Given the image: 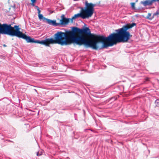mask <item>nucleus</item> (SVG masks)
I'll return each instance as SVG.
<instances>
[{
    "label": "nucleus",
    "mask_w": 159,
    "mask_h": 159,
    "mask_svg": "<svg viewBox=\"0 0 159 159\" xmlns=\"http://www.w3.org/2000/svg\"><path fill=\"white\" fill-rule=\"evenodd\" d=\"M9 35L15 36L19 38H22L25 40L28 43H39L49 46L50 44L57 43L61 46L67 45L72 43L69 38L68 34L66 30L65 33L61 31L57 32L54 35V39L52 38L47 39L43 40H35L34 38H31L23 34L20 31V28L19 26L15 25L13 27Z\"/></svg>",
    "instance_id": "f257e3e1"
},
{
    "label": "nucleus",
    "mask_w": 159,
    "mask_h": 159,
    "mask_svg": "<svg viewBox=\"0 0 159 159\" xmlns=\"http://www.w3.org/2000/svg\"><path fill=\"white\" fill-rule=\"evenodd\" d=\"M116 33L111 34L108 37L97 35V39L99 40H93L92 45L94 47L92 48L97 50L103 48H107L108 47L113 46L117 43L120 42L118 30H116Z\"/></svg>",
    "instance_id": "f03ea898"
},
{
    "label": "nucleus",
    "mask_w": 159,
    "mask_h": 159,
    "mask_svg": "<svg viewBox=\"0 0 159 159\" xmlns=\"http://www.w3.org/2000/svg\"><path fill=\"white\" fill-rule=\"evenodd\" d=\"M69 38L72 43L80 46L84 44L86 48L94 47L92 45L93 40H87L84 36L80 35V29L76 27H72L71 30H66Z\"/></svg>",
    "instance_id": "7ed1b4c3"
},
{
    "label": "nucleus",
    "mask_w": 159,
    "mask_h": 159,
    "mask_svg": "<svg viewBox=\"0 0 159 159\" xmlns=\"http://www.w3.org/2000/svg\"><path fill=\"white\" fill-rule=\"evenodd\" d=\"M85 7H80V13L75 14L73 16V19L81 17L83 19L89 18L92 16L94 11V7L95 5L91 3H88L87 0L85 1Z\"/></svg>",
    "instance_id": "20e7f679"
},
{
    "label": "nucleus",
    "mask_w": 159,
    "mask_h": 159,
    "mask_svg": "<svg viewBox=\"0 0 159 159\" xmlns=\"http://www.w3.org/2000/svg\"><path fill=\"white\" fill-rule=\"evenodd\" d=\"M127 28L123 26L122 28L118 29L120 42H127L132 36L127 31Z\"/></svg>",
    "instance_id": "39448f33"
},
{
    "label": "nucleus",
    "mask_w": 159,
    "mask_h": 159,
    "mask_svg": "<svg viewBox=\"0 0 159 159\" xmlns=\"http://www.w3.org/2000/svg\"><path fill=\"white\" fill-rule=\"evenodd\" d=\"M13 27L10 24H1L0 23V34L10 35L11 30H13Z\"/></svg>",
    "instance_id": "423d86ee"
},
{
    "label": "nucleus",
    "mask_w": 159,
    "mask_h": 159,
    "mask_svg": "<svg viewBox=\"0 0 159 159\" xmlns=\"http://www.w3.org/2000/svg\"><path fill=\"white\" fill-rule=\"evenodd\" d=\"M82 34L91 37L93 36V35L91 34L90 30L88 27H83L80 29V35Z\"/></svg>",
    "instance_id": "0eeeda50"
},
{
    "label": "nucleus",
    "mask_w": 159,
    "mask_h": 159,
    "mask_svg": "<svg viewBox=\"0 0 159 159\" xmlns=\"http://www.w3.org/2000/svg\"><path fill=\"white\" fill-rule=\"evenodd\" d=\"M61 19L60 20V23H59V26L61 25H66L69 23L70 18H66L64 15H62L61 16Z\"/></svg>",
    "instance_id": "6e6552de"
},
{
    "label": "nucleus",
    "mask_w": 159,
    "mask_h": 159,
    "mask_svg": "<svg viewBox=\"0 0 159 159\" xmlns=\"http://www.w3.org/2000/svg\"><path fill=\"white\" fill-rule=\"evenodd\" d=\"M44 20H46V22L49 25L54 26H59L58 23L56 22V20H51L45 18H44Z\"/></svg>",
    "instance_id": "1a4fd4ad"
},
{
    "label": "nucleus",
    "mask_w": 159,
    "mask_h": 159,
    "mask_svg": "<svg viewBox=\"0 0 159 159\" xmlns=\"http://www.w3.org/2000/svg\"><path fill=\"white\" fill-rule=\"evenodd\" d=\"M156 1L159 2V0H146L144 1H141V3L144 6L146 7L147 6L152 5L153 2Z\"/></svg>",
    "instance_id": "9d476101"
},
{
    "label": "nucleus",
    "mask_w": 159,
    "mask_h": 159,
    "mask_svg": "<svg viewBox=\"0 0 159 159\" xmlns=\"http://www.w3.org/2000/svg\"><path fill=\"white\" fill-rule=\"evenodd\" d=\"M136 25V24L135 23H132L131 24H126L123 26L124 27H127L128 28V30L130 28H132L134 26H135Z\"/></svg>",
    "instance_id": "9b49d317"
},
{
    "label": "nucleus",
    "mask_w": 159,
    "mask_h": 159,
    "mask_svg": "<svg viewBox=\"0 0 159 159\" xmlns=\"http://www.w3.org/2000/svg\"><path fill=\"white\" fill-rule=\"evenodd\" d=\"M146 18L148 19L152 20L153 18V16H151V13H148Z\"/></svg>",
    "instance_id": "f8f14e48"
},
{
    "label": "nucleus",
    "mask_w": 159,
    "mask_h": 159,
    "mask_svg": "<svg viewBox=\"0 0 159 159\" xmlns=\"http://www.w3.org/2000/svg\"><path fill=\"white\" fill-rule=\"evenodd\" d=\"M159 15V11L157 10L156 11V12L153 13L152 16H153V18H154L155 16H158Z\"/></svg>",
    "instance_id": "ddd939ff"
},
{
    "label": "nucleus",
    "mask_w": 159,
    "mask_h": 159,
    "mask_svg": "<svg viewBox=\"0 0 159 159\" xmlns=\"http://www.w3.org/2000/svg\"><path fill=\"white\" fill-rule=\"evenodd\" d=\"M156 105L157 107H159V99H157L155 102Z\"/></svg>",
    "instance_id": "4468645a"
},
{
    "label": "nucleus",
    "mask_w": 159,
    "mask_h": 159,
    "mask_svg": "<svg viewBox=\"0 0 159 159\" xmlns=\"http://www.w3.org/2000/svg\"><path fill=\"white\" fill-rule=\"evenodd\" d=\"M38 16H39V19L40 20H41V19H42L43 18L44 19V18L43 17V15L41 14H39V15H38Z\"/></svg>",
    "instance_id": "2eb2a0df"
},
{
    "label": "nucleus",
    "mask_w": 159,
    "mask_h": 159,
    "mask_svg": "<svg viewBox=\"0 0 159 159\" xmlns=\"http://www.w3.org/2000/svg\"><path fill=\"white\" fill-rule=\"evenodd\" d=\"M135 3L134 2H132L131 3V7L133 9H135Z\"/></svg>",
    "instance_id": "dca6fc26"
},
{
    "label": "nucleus",
    "mask_w": 159,
    "mask_h": 159,
    "mask_svg": "<svg viewBox=\"0 0 159 159\" xmlns=\"http://www.w3.org/2000/svg\"><path fill=\"white\" fill-rule=\"evenodd\" d=\"M31 1L32 2L31 5L34 6H35L34 3L36 2V0H31Z\"/></svg>",
    "instance_id": "f3484780"
},
{
    "label": "nucleus",
    "mask_w": 159,
    "mask_h": 159,
    "mask_svg": "<svg viewBox=\"0 0 159 159\" xmlns=\"http://www.w3.org/2000/svg\"><path fill=\"white\" fill-rule=\"evenodd\" d=\"M37 10L38 11V15H39V14H40V13L41 11L39 10V9Z\"/></svg>",
    "instance_id": "a211bd4d"
},
{
    "label": "nucleus",
    "mask_w": 159,
    "mask_h": 159,
    "mask_svg": "<svg viewBox=\"0 0 159 159\" xmlns=\"http://www.w3.org/2000/svg\"><path fill=\"white\" fill-rule=\"evenodd\" d=\"M48 11H49V12H50V14H52L54 11H51V10H49Z\"/></svg>",
    "instance_id": "6ab92c4d"
},
{
    "label": "nucleus",
    "mask_w": 159,
    "mask_h": 159,
    "mask_svg": "<svg viewBox=\"0 0 159 159\" xmlns=\"http://www.w3.org/2000/svg\"><path fill=\"white\" fill-rule=\"evenodd\" d=\"M74 19H73V16L72 17V18L71 19H70V20H71V23L73 22V20Z\"/></svg>",
    "instance_id": "aec40b11"
},
{
    "label": "nucleus",
    "mask_w": 159,
    "mask_h": 159,
    "mask_svg": "<svg viewBox=\"0 0 159 159\" xmlns=\"http://www.w3.org/2000/svg\"><path fill=\"white\" fill-rule=\"evenodd\" d=\"M34 6L35 7V8L37 9V10H38V9H39V7L38 6Z\"/></svg>",
    "instance_id": "412c9836"
},
{
    "label": "nucleus",
    "mask_w": 159,
    "mask_h": 159,
    "mask_svg": "<svg viewBox=\"0 0 159 159\" xmlns=\"http://www.w3.org/2000/svg\"><path fill=\"white\" fill-rule=\"evenodd\" d=\"M40 155H41V154L39 153V152H37V156H40Z\"/></svg>",
    "instance_id": "4be33fe9"
},
{
    "label": "nucleus",
    "mask_w": 159,
    "mask_h": 159,
    "mask_svg": "<svg viewBox=\"0 0 159 159\" xmlns=\"http://www.w3.org/2000/svg\"><path fill=\"white\" fill-rule=\"evenodd\" d=\"M3 46L4 47H6L7 46V45H5V44H3Z\"/></svg>",
    "instance_id": "5701e85b"
}]
</instances>
